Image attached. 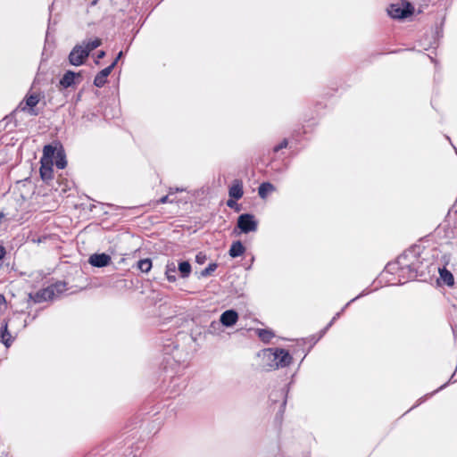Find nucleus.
<instances>
[{"label":"nucleus","mask_w":457,"mask_h":457,"mask_svg":"<svg viewBox=\"0 0 457 457\" xmlns=\"http://www.w3.org/2000/svg\"><path fill=\"white\" fill-rule=\"evenodd\" d=\"M265 370H274L288 367L293 361L289 352L283 348H268L262 352Z\"/></svg>","instance_id":"1"},{"label":"nucleus","mask_w":457,"mask_h":457,"mask_svg":"<svg viewBox=\"0 0 457 457\" xmlns=\"http://www.w3.org/2000/svg\"><path fill=\"white\" fill-rule=\"evenodd\" d=\"M415 8L413 4L407 1L401 3H393L386 8L387 15L393 20L403 21L414 13Z\"/></svg>","instance_id":"2"},{"label":"nucleus","mask_w":457,"mask_h":457,"mask_svg":"<svg viewBox=\"0 0 457 457\" xmlns=\"http://www.w3.org/2000/svg\"><path fill=\"white\" fill-rule=\"evenodd\" d=\"M420 249L421 247L420 245H414L397 257V263L401 269L400 277H405V270L408 262H413L414 261H417V259L420 256Z\"/></svg>","instance_id":"3"},{"label":"nucleus","mask_w":457,"mask_h":457,"mask_svg":"<svg viewBox=\"0 0 457 457\" xmlns=\"http://www.w3.org/2000/svg\"><path fill=\"white\" fill-rule=\"evenodd\" d=\"M288 386L289 385H287L279 389L272 390L269 395V401L270 402L271 405H275L278 403H280L278 411L276 414V418H282L284 414L287 405Z\"/></svg>","instance_id":"4"},{"label":"nucleus","mask_w":457,"mask_h":457,"mask_svg":"<svg viewBox=\"0 0 457 457\" xmlns=\"http://www.w3.org/2000/svg\"><path fill=\"white\" fill-rule=\"evenodd\" d=\"M40 101V97L37 93H28L24 99L18 104L17 110L28 112L29 115L37 116L38 110L36 108Z\"/></svg>","instance_id":"5"},{"label":"nucleus","mask_w":457,"mask_h":457,"mask_svg":"<svg viewBox=\"0 0 457 457\" xmlns=\"http://www.w3.org/2000/svg\"><path fill=\"white\" fill-rule=\"evenodd\" d=\"M237 228L240 230V233L254 232L258 228V220L252 213H242L237 217Z\"/></svg>","instance_id":"6"},{"label":"nucleus","mask_w":457,"mask_h":457,"mask_svg":"<svg viewBox=\"0 0 457 457\" xmlns=\"http://www.w3.org/2000/svg\"><path fill=\"white\" fill-rule=\"evenodd\" d=\"M87 58V52L78 44L70 52L68 61L71 65L80 66L86 62Z\"/></svg>","instance_id":"7"},{"label":"nucleus","mask_w":457,"mask_h":457,"mask_svg":"<svg viewBox=\"0 0 457 457\" xmlns=\"http://www.w3.org/2000/svg\"><path fill=\"white\" fill-rule=\"evenodd\" d=\"M422 264L423 262L420 256L417 259V261H414L413 262H408L405 270V277L402 278L406 280H411L416 278L419 276H423L424 270H422Z\"/></svg>","instance_id":"8"},{"label":"nucleus","mask_w":457,"mask_h":457,"mask_svg":"<svg viewBox=\"0 0 457 457\" xmlns=\"http://www.w3.org/2000/svg\"><path fill=\"white\" fill-rule=\"evenodd\" d=\"M49 300H53V291L48 290V288L46 287L37 291L36 293H29L28 295L27 303L29 304L30 302L34 303H40Z\"/></svg>","instance_id":"9"},{"label":"nucleus","mask_w":457,"mask_h":457,"mask_svg":"<svg viewBox=\"0 0 457 457\" xmlns=\"http://www.w3.org/2000/svg\"><path fill=\"white\" fill-rule=\"evenodd\" d=\"M112 262L111 256L106 253H96L89 256L88 263L96 268H104Z\"/></svg>","instance_id":"10"},{"label":"nucleus","mask_w":457,"mask_h":457,"mask_svg":"<svg viewBox=\"0 0 457 457\" xmlns=\"http://www.w3.org/2000/svg\"><path fill=\"white\" fill-rule=\"evenodd\" d=\"M13 321L14 319H10L8 320H4V322L1 324L0 341L6 348H9L15 339V337L12 336L8 329L9 323Z\"/></svg>","instance_id":"11"},{"label":"nucleus","mask_w":457,"mask_h":457,"mask_svg":"<svg viewBox=\"0 0 457 457\" xmlns=\"http://www.w3.org/2000/svg\"><path fill=\"white\" fill-rule=\"evenodd\" d=\"M80 72H75L73 71H66L61 79L59 80L60 87L66 89L76 84V79H80Z\"/></svg>","instance_id":"12"},{"label":"nucleus","mask_w":457,"mask_h":457,"mask_svg":"<svg viewBox=\"0 0 457 457\" xmlns=\"http://www.w3.org/2000/svg\"><path fill=\"white\" fill-rule=\"evenodd\" d=\"M220 320L223 327H233L238 320V313L234 309L227 310L221 313Z\"/></svg>","instance_id":"13"},{"label":"nucleus","mask_w":457,"mask_h":457,"mask_svg":"<svg viewBox=\"0 0 457 457\" xmlns=\"http://www.w3.org/2000/svg\"><path fill=\"white\" fill-rule=\"evenodd\" d=\"M244 195L243 181L241 179H234L232 185L228 188V196L235 200H239Z\"/></svg>","instance_id":"14"},{"label":"nucleus","mask_w":457,"mask_h":457,"mask_svg":"<svg viewBox=\"0 0 457 457\" xmlns=\"http://www.w3.org/2000/svg\"><path fill=\"white\" fill-rule=\"evenodd\" d=\"M40 177L44 181H48L54 177L53 162L41 161L39 168Z\"/></svg>","instance_id":"15"},{"label":"nucleus","mask_w":457,"mask_h":457,"mask_svg":"<svg viewBox=\"0 0 457 457\" xmlns=\"http://www.w3.org/2000/svg\"><path fill=\"white\" fill-rule=\"evenodd\" d=\"M112 71V68L110 67H106L103 70H101L95 77L94 79V86L96 87H103L106 82H107V78L108 76L111 74V72Z\"/></svg>","instance_id":"16"},{"label":"nucleus","mask_w":457,"mask_h":457,"mask_svg":"<svg viewBox=\"0 0 457 457\" xmlns=\"http://www.w3.org/2000/svg\"><path fill=\"white\" fill-rule=\"evenodd\" d=\"M102 45V39L99 37L95 38H89L83 40L81 44H79L80 46L84 49L85 52H87V54L89 56L90 53L95 50L96 48L99 47Z\"/></svg>","instance_id":"17"},{"label":"nucleus","mask_w":457,"mask_h":457,"mask_svg":"<svg viewBox=\"0 0 457 457\" xmlns=\"http://www.w3.org/2000/svg\"><path fill=\"white\" fill-rule=\"evenodd\" d=\"M245 252V247L240 240L234 241L228 250V254L231 258L242 256Z\"/></svg>","instance_id":"18"},{"label":"nucleus","mask_w":457,"mask_h":457,"mask_svg":"<svg viewBox=\"0 0 457 457\" xmlns=\"http://www.w3.org/2000/svg\"><path fill=\"white\" fill-rule=\"evenodd\" d=\"M18 112H21V110H17V107L8 115H6L0 122L1 125L4 123V126L3 127V129L5 130L9 128V125L12 123V127L11 129L18 127V121L16 120V114Z\"/></svg>","instance_id":"19"},{"label":"nucleus","mask_w":457,"mask_h":457,"mask_svg":"<svg viewBox=\"0 0 457 457\" xmlns=\"http://www.w3.org/2000/svg\"><path fill=\"white\" fill-rule=\"evenodd\" d=\"M276 190V187L270 182L265 181L260 184L258 187V195L262 199H265L268 195Z\"/></svg>","instance_id":"20"},{"label":"nucleus","mask_w":457,"mask_h":457,"mask_svg":"<svg viewBox=\"0 0 457 457\" xmlns=\"http://www.w3.org/2000/svg\"><path fill=\"white\" fill-rule=\"evenodd\" d=\"M54 158L55 159L54 164L58 169L62 170L67 166L66 154L62 146H61L57 150L56 154Z\"/></svg>","instance_id":"21"},{"label":"nucleus","mask_w":457,"mask_h":457,"mask_svg":"<svg viewBox=\"0 0 457 457\" xmlns=\"http://www.w3.org/2000/svg\"><path fill=\"white\" fill-rule=\"evenodd\" d=\"M177 270L182 278H187L191 274L192 267L188 261H180L178 263Z\"/></svg>","instance_id":"22"},{"label":"nucleus","mask_w":457,"mask_h":457,"mask_svg":"<svg viewBox=\"0 0 457 457\" xmlns=\"http://www.w3.org/2000/svg\"><path fill=\"white\" fill-rule=\"evenodd\" d=\"M439 275L440 278L444 281L445 285L448 287H452L454 284L453 275L450 270H448L445 267L439 268Z\"/></svg>","instance_id":"23"},{"label":"nucleus","mask_w":457,"mask_h":457,"mask_svg":"<svg viewBox=\"0 0 457 457\" xmlns=\"http://www.w3.org/2000/svg\"><path fill=\"white\" fill-rule=\"evenodd\" d=\"M177 266L174 262H168L165 267V276L169 282H175L177 280L176 272Z\"/></svg>","instance_id":"24"},{"label":"nucleus","mask_w":457,"mask_h":457,"mask_svg":"<svg viewBox=\"0 0 457 457\" xmlns=\"http://www.w3.org/2000/svg\"><path fill=\"white\" fill-rule=\"evenodd\" d=\"M56 149L53 145H46L43 148V157L41 161L53 162V158L55 156Z\"/></svg>","instance_id":"25"},{"label":"nucleus","mask_w":457,"mask_h":457,"mask_svg":"<svg viewBox=\"0 0 457 457\" xmlns=\"http://www.w3.org/2000/svg\"><path fill=\"white\" fill-rule=\"evenodd\" d=\"M48 290L53 291V299L55 295H61L67 290V285L64 281H57L47 287Z\"/></svg>","instance_id":"26"},{"label":"nucleus","mask_w":457,"mask_h":457,"mask_svg":"<svg viewBox=\"0 0 457 457\" xmlns=\"http://www.w3.org/2000/svg\"><path fill=\"white\" fill-rule=\"evenodd\" d=\"M256 332H257L259 338L263 343H266V344L270 343V340L275 337L274 332L268 328H258Z\"/></svg>","instance_id":"27"},{"label":"nucleus","mask_w":457,"mask_h":457,"mask_svg":"<svg viewBox=\"0 0 457 457\" xmlns=\"http://www.w3.org/2000/svg\"><path fill=\"white\" fill-rule=\"evenodd\" d=\"M152 266V261L150 258L141 259L137 263V267L144 273L149 272Z\"/></svg>","instance_id":"28"},{"label":"nucleus","mask_w":457,"mask_h":457,"mask_svg":"<svg viewBox=\"0 0 457 457\" xmlns=\"http://www.w3.org/2000/svg\"><path fill=\"white\" fill-rule=\"evenodd\" d=\"M443 36V29L442 28L440 27H436L432 37H433V42H431L428 47H424L425 50H428L430 48H436L438 44H437V38L442 37Z\"/></svg>","instance_id":"29"},{"label":"nucleus","mask_w":457,"mask_h":457,"mask_svg":"<svg viewBox=\"0 0 457 457\" xmlns=\"http://www.w3.org/2000/svg\"><path fill=\"white\" fill-rule=\"evenodd\" d=\"M221 327H223V325L220 323V320H213L208 327L207 332L211 335H219L221 331Z\"/></svg>","instance_id":"30"},{"label":"nucleus","mask_w":457,"mask_h":457,"mask_svg":"<svg viewBox=\"0 0 457 457\" xmlns=\"http://www.w3.org/2000/svg\"><path fill=\"white\" fill-rule=\"evenodd\" d=\"M178 344H176L173 340L169 339L166 343L163 344L162 352L164 354H171L174 350L178 349Z\"/></svg>","instance_id":"31"},{"label":"nucleus","mask_w":457,"mask_h":457,"mask_svg":"<svg viewBox=\"0 0 457 457\" xmlns=\"http://www.w3.org/2000/svg\"><path fill=\"white\" fill-rule=\"evenodd\" d=\"M217 268L218 264L216 262H212L201 271L200 275L201 277H208L212 275V273L215 271Z\"/></svg>","instance_id":"32"},{"label":"nucleus","mask_w":457,"mask_h":457,"mask_svg":"<svg viewBox=\"0 0 457 457\" xmlns=\"http://www.w3.org/2000/svg\"><path fill=\"white\" fill-rule=\"evenodd\" d=\"M385 270L391 274L399 271V276L401 275V269L399 264L397 263V261L395 262L387 263Z\"/></svg>","instance_id":"33"},{"label":"nucleus","mask_w":457,"mask_h":457,"mask_svg":"<svg viewBox=\"0 0 457 457\" xmlns=\"http://www.w3.org/2000/svg\"><path fill=\"white\" fill-rule=\"evenodd\" d=\"M369 292L367 290H363L361 294H359L357 296H355L354 298H353L352 300H350L341 310L339 312H341V314L344 313V312L346 310V308L352 303H353L354 301H356L357 299L368 295Z\"/></svg>","instance_id":"34"},{"label":"nucleus","mask_w":457,"mask_h":457,"mask_svg":"<svg viewBox=\"0 0 457 457\" xmlns=\"http://www.w3.org/2000/svg\"><path fill=\"white\" fill-rule=\"evenodd\" d=\"M287 146H288V140L287 138H284L279 144L276 145L272 150L274 153H278L280 150L287 148Z\"/></svg>","instance_id":"35"},{"label":"nucleus","mask_w":457,"mask_h":457,"mask_svg":"<svg viewBox=\"0 0 457 457\" xmlns=\"http://www.w3.org/2000/svg\"><path fill=\"white\" fill-rule=\"evenodd\" d=\"M207 257H206V254L204 253L203 252H199L196 255H195V262L198 263V264H204L206 261Z\"/></svg>","instance_id":"36"},{"label":"nucleus","mask_w":457,"mask_h":457,"mask_svg":"<svg viewBox=\"0 0 457 457\" xmlns=\"http://www.w3.org/2000/svg\"><path fill=\"white\" fill-rule=\"evenodd\" d=\"M123 51H120L116 57L114 58V60L112 61V62L108 66L110 68H112V70L113 71V69L115 68V66L117 65L118 62L122 58L123 56Z\"/></svg>","instance_id":"37"},{"label":"nucleus","mask_w":457,"mask_h":457,"mask_svg":"<svg viewBox=\"0 0 457 457\" xmlns=\"http://www.w3.org/2000/svg\"><path fill=\"white\" fill-rule=\"evenodd\" d=\"M237 201V200H235V199L229 197V199L227 201V205L229 208L236 209V211H239V207H238Z\"/></svg>","instance_id":"38"},{"label":"nucleus","mask_w":457,"mask_h":457,"mask_svg":"<svg viewBox=\"0 0 457 457\" xmlns=\"http://www.w3.org/2000/svg\"><path fill=\"white\" fill-rule=\"evenodd\" d=\"M341 315H342V314H341V312H337V313L334 315V317L332 318V320L329 321V323L328 324V328H330V327L333 325V323H334L337 319H339V317H340Z\"/></svg>","instance_id":"39"},{"label":"nucleus","mask_w":457,"mask_h":457,"mask_svg":"<svg viewBox=\"0 0 457 457\" xmlns=\"http://www.w3.org/2000/svg\"><path fill=\"white\" fill-rule=\"evenodd\" d=\"M106 53L105 51L104 50H100L98 51L97 54H96V63L97 64L98 63V60L99 59H103L104 56H105Z\"/></svg>","instance_id":"40"},{"label":"nucleus","mask_w":457,"mask_h":457,"mask_svg":"<svg viewBox=\"0 0 457 457\" xmlns=\"http://www.w3.org/2000/svg\"><path fill=\"white\" fill-rule=\"evenodd\" d=\"M170 202V199H169V195H164L162 197H161L159 200H158V204H166V203H169Z\"/></svg>","instance_id":"41"},{"label":"nucleus","mask_w":457,"mask_h":457,"mask_svg":"<svg viewBox=\"0 0 457 457\" xmlns=\"http://www.w3.org/2000/svg\"><path fill=\"white\" fill-rule=\"evenodd\" d=\"M428 397V395L420 398L417 402V403L415 405H413L409 411L412 410L413 408L417 407L418 405L421 404L425 400L426 398Z\"/></svg>","instance_id":"42"},{"label":"nucleus","mask_w":457,"mask_h":457,"mask_svg":"<svg viewBox=\"0 0 457 457\" xmlns=\"http://www.w3.org/2000/svg\"><path fill=\"white\" fill-rule=\"evenodd\" d=\"M6 250L4 245H0V261L5 256Z\"/></svg>","instance_id":"43"},{"label":"nucleus","mask_w":457,"mask_h":457,"mask_svg":"<svg viewBox=\"0 0 457 457\" xmlns=\"http://www.w3.org/2000/svg\"><path fill=\"white\" fill-rule=\"evenodd\" d=\"M450 382H451V379H450L448 382H446V383H445L444 385H442L439 388H437L436 390H435L431 395H434V394H436V393L439 392L440 390H442V389L445 388V387L448 386V384H449Z\"/></svg>","instance_id":"44"},{"label":"nucleus","mask_w":457,"mask_h":457,"mask_svg":"<svg viewBox=\"0 0 457 457\" xmlns=\"http://www.w3.org/2000/svg\"><path fill=\"white\" fill-rule=\"evenodd\" d=\"M182 191H183V189H182V188H179V187L172 188V187H170V190H169V193H170V194H173V193H175V192H182Z\"/></svg>","instance_id":"45"},{"label":"nucleus","mask_w":457,"mask_h":457,"mask_svg":"<svg viewBox=\"0 0 457 457\" xmlns=\"http://www.w3.org/2000/svg\"><path fill=\"white\" fill-rule=\"evenodd\" d=\"M329 328H328V325L320 331V337H322L328 330Z\"/></svg>","instance_id":"46"},{"label":"nucleus","mask_w":457,"mask_h":457,"mask_svg":"<svg viewBox=\"0 0 457 457\" xmlns=\"http://www.w3.org/2000/svg\"><path fill=\"white\" fill-rule=\"evenodd\" d=\"M98 0H93L90 2V4L89 6L92 7V6H95L96 4H97Z\"/></svg>","instance_id":"47"},{"label":"nucleus","mask_w":457,"mask_h":457,"mask_svg":"<svg viewBox=\"0 0 457 457\" xmlns=\"http://www.w3.org/2000/svg\"><path fill=\"white\" fill-rule=\"evenodd\" d=\"M27 325H28L27 320H23V325H22V327H23V328H26V327H27Z\"/></svg>","instance_id":"48"},{"label":"nucleus","mask_w":457,"mask_h":457,"mask_svg":"<svg viewBox=\"0 0 457 457\" xmlns=\"http://www.w3.org/2000/svg\"><path fill=\"white\" fill-rule=\"evenodd\" d=\"M179 379V378H172V383H176Z\"/></svg>","instance_id":"49"},{"label":"nucleus","mask_w":457,"mask_h":457,"mask_svg":"<svg viewBox=\"0 0 457 457\" xmlns=\"http://www.w3.org/2000/svg\"><path fill=\"white\" fill-rule=\"evenodd\" d=\"M402 51H404V50L403 49H398V50L393 51L392 53H399V52H402Z\"/></svg>","instance_id":"50"},{"label":"nucleus","mask_w":457,"mask_h":457,"mask_svg":"<svg viewBox=\"0 0 457 457\" xmlns=\"http://www.w3.org/2000/svg\"><path fill=\"white\" fill-rule=\"evenodd\" d=\"M80 97H81V93H79L78 96H77V101H79L80 99Z\"/></svg>","instance_id":"51"},{"label":"nucleus","mask_w":457,"mask_h":457,"mask_svg":"<svg viewBox=\"0 0 457 457\" xmlns=\"http://www.w3.org/2000/svg\"><path fill=\"white\" fill-rule=\"evenodd\" d=\"M21 314H23V312H19V313L17 314V317H16V318H17V319H20V316H21Z\"/></svg>","instance_id":"52"},{"label":"nucleus","mask_w":457,"mask_h":457,"mask_svg":"<svg viewBox=\"0 0 457 457\" xmlns=\"http://www.w3.org/2000/svg\"><path fill=\"white\" fill-rule=\"evenodd\" d=\"M95 207H96V205L93 204V205L90 206L89 210L92 212L93 208H95Z\"/></svg>","instance_id":"53"},{"label":"nucleus","mask_w":457,"mask_h":457,"mask_svg":"<svg viewBox=\"0 0 457 457\" xmlns=\"http://www.w3.org/2000/svg\"><path fill=\"white\" fill-rule=\"evenodd\" d=\"M429 59H430L432 62H434V61H435L433 57H430V56H429Z\"/></svg>","instance_id":"54"},{"label":"nucleus","mask_w":457,"mask_h":457,"mask_svg":"<svg viewBox=\"0 0 457 457\" xmlns=\"http://www.w3.org/2000/svg\"><path fill=\"white\" fill-rule=\"evenodd\" d=\"M455 152H456V154H457V149H456V148H455Z\"/></svg>","instance_id":"55"}]
</instances>
